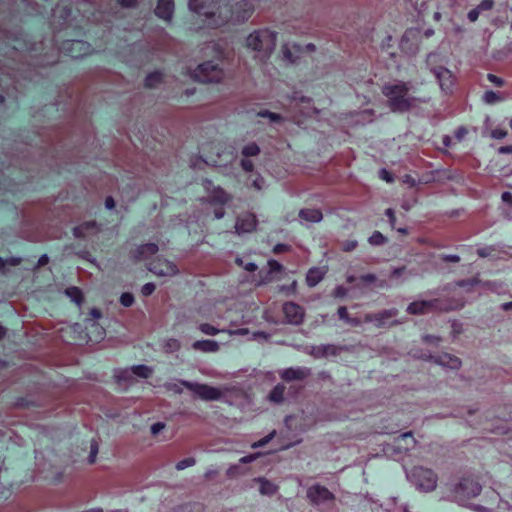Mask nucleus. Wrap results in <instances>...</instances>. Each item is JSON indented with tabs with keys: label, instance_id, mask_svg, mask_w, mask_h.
<instances>
[{
	"label": "nucleus",
	"instance_id": "56",
	"mask_svg": "<svg viewBox=\"0 0 512 512\" xmlns=\"http://www.w3.org/2000/svg\"><path fill=\"white\" fill-rule=\"evenodd\" d=\"M290 250H291V246L290 245L282 244V243L276 244L274 246V248H273V252L275 254L285 253V252H288Z\"/></svg>",
	"mask_w": 512,
	"mask_h": 512
},
{
	"label": "nucleus",
	"instance_id": "52",
	"mask_svg": "<svg viewBox=\"0 0 512 512\" xmlns=\"http://www.w3.org/2000/svg\"><path fill=\"white\" fill-rule=\"evenodd\" d=\"M268 266L270 273L281 272L284 269L281 263L273 259L268 261Z\"/></svg>",
	"mask_w": 512,
	"mask_h": 512
},
{
	"label": "nucleus",
	"instance_id": "2",
	"mask_svg": "<svg viewBox=\"0 0 512 512\" xmlns=\"http://www.w3.org/2000/svg\"><path fill=\"white\" fill-rule=\"evenodd\" d=\"M410 84L402 81L387 83L382 87V93L387 98V106L394 113H405L420 103H426L428 98L409 96Z\"/></svg>",
	"mask_w": 512,
	"mask_h": 512
},
{
	"label": "nucleus",
	"instance_id": "48",
	"mask_svg": "<svg viewBox=\"0 0 512 512\" xmlns=\"http://www.w3.org/2000/svg\"><path fill=\"white\" fill-rule=\"evenodd\" d=\"M195 463H196L195 458H193V457L185 458V459L179 461L176 464V469L177 470H184L185 468L194 466Z\"/></svg>",
	"mask_w": 512,
	"mask_h": 512
},
{
	"label": "nucleus",
	"instance_id": "22",
	"mask_svg": "<svg viewBox=\"0 0 512 512\" xmlns=\"http://www.w3.org/2000/svg\"><path fill=\"white\" fill-rule=\"evenodd\" d=\"M174 13V2L173 0H158L155 8V14L165 20H171Z\"/></svg>",
	"mask_w": 512,
	"mask_h": 512
},
{
	"label": "nucleus",
	"instance_id": "21",
	"mask_svg": "<svg viewBox=\"0 0 512 512\" xmlns=\"http://www.w3.org/2000/svg\"><path fill=\"white\" fill-rule=\"evenodd\" d=\"M300 224L306 225L308 223H319L323 219V214L320 209L316 208H303L298 213Z\"/></svg>",
	"mask_w": 512,
	"mask_h": 512
},
{
	"label": "nucleus",
	"instance_id": "24",
	"mask_svg": "<svg viewBox=\"0 0 512 512\" xmlns=\"http://www.w3.org/2000/svg\"><path fill=\"white\" fill-rule=\"evenodd\" d=\"M303 48L297 44H284L282 46V54L283 58L287 60L289 63H295L302 52Z\"/></svg>",
	"mask_w": 512,
	"mask_h": 512
},
{
	"label": "nucleus",
	"instance_id": "8",
	"mask_svg": "<svg viewBox=\"0 0 512 512\" xmlns=\"http://www.w3.org/2000/svg\"><path fill=\"white\" fill-rule=\"evenodd\" d=\"M481 490L482 486L476 479L464 477L454 486L453 494L458 503L464 504L469 499L478 496Z\"/></svg>",
	"mask_w": 512,
	"mask_h": 512
},
{
	"label": "nucleus",
	"instance_id": "44",
	"mask_svg": "<svg viewBox=\"0 0 512 512\" xmlns=\"http://www.w3.org/2000/svg\"><path fill=\"white\" fill-rule=\"evenodd\" d=\"M198 329L206 334V335H210V336H214L216 334H218L219 332H221L220 329H217L216 327L212 326L211 324H208V323H202L198 326Z\"/></svg>",
	"mask_w": 512,
	"mask_h": 512
},
{
	"label": "nucleus",
	"instance_id": "14",
	"mask_svg": "<svg viewBox=\"0 0 512 512\" xmlns=\"http://www.w3.org/2000/svg\"><path fill=\"white\" fill-rule=\"evenodd\" d=\"M430 70L438 80L441 89L446 93L451 92L454 85V76L451 71L443 66H431Z\"/></svg>",
	"mask_w": 512,
	"mask_h": 512
},
{
	"label": "nucleus",
	"instance_id": "59",
	"mask_svg": "<svg viewBox=\"0 0 512 512\" xmlns=\"http://www.w3.org/2000/svg\"><path fill=\"white\" fill-rule=\"evenodd\" d=\"M165 428V424L163 422H156L151 426L152 435L159 434Z\"/></svg>",
	"mask_w": 512,
	"mask_h": 512
},
{
	"label": "nucleus",
	"instance_id": "16",
	"mask_svg": "<svg viewBox=\"0 0 512 512\" xmlns=\"http://www.w3.org/2000/svg\"><path fill=\"white\" fill-rule=\"evenodd\" d=\"M152 368L146 365H136L129 369L122 370L117 378L119 381H131L135 377L149 378L152 375Z\"/></svg>",
	"mask_w": 512,
	"mask_h": 512
},
{
	"label": "nucleus",
	"instance_id": "20",
	"mask_svg": "<svg viewBox=\"0 0 512 512\" xmlns=\"http://www.w3.org/2000/svg\"><path fill=\"white\" fill-rule=\"evenodd\" d=\"M159 250V247L155 243H146L136 247L130 252L131 257L135 260H144L152 255H155Z\"/></svg>",
	"mask_w": 512,
	"mask_h": 512
},
{
	"label": "nucleus",
	"instance_id": "61",
	"mask_svg": "<svg viewBox=\"0 0 512 512\" xmlns=\"http://www.w3.org/2000/svg\"><path fill=\"white\" fill-rule=\"evenodd\" d=\"M258 456H259V453H255V454H250V455L244 456V457L240 458L239 463L240 464L251 463L254 460H256L258 458Z\"/></svg>",
	"mask_w": 512,
	"mask_h": 512
},
{
	"label": "nucleus",
	"instance_id": "57",
	"mask_svg": "<svg viewBox=\"0 0 512 512\" xmlns=\"http://www.w3.org/2000/svg\"><path fill=\"white\" fill-rule=\"evenodd\" d=\"M155 284L154 283H146L143 285L141 292L144 296H149L155 291Z\"/></svg>",
	"mask_w": 512,
	"mask_h": 512
},
{
	"label": "nucleus",
	"instance_id": "36",
	"mask_svg": "<svg viewBox=\"0 0 512 512\" xmlns=\"http://www.w3.org/2000/svg\"><path fill=\"white\" fill-rule=\"evenodd\" d=\"M181 347V343L179 340L175 338H169L164 341L163 349L166 353H174L178 351Z\"/></svg>",
	"mask_w": 512,
	"mask_h": 512
},
{
	"label": "nucleus",
	"instance_id": "62",
	"mask_svg": "<svg viewBox=\"0 0 512 512\" xmlns=\"http://www.w3.org/2000/svg\"><path fill=\"white\" fill-rule=\"evenodd\" d=\"M299 112L301 113V115H303L305 117H310L313 114H317L319 111L317 108H315L313 106H309V107H306L304 111L299 110Z\"/></svg>",
	"mask_w": 512,
	"mask_h": 512
},
{
	"label": "nucleus",
	"instance_id": "37",
	"mask_svg": "<svg viewBox=\"0 0 512 512\" xmlns=\"http://www.w3.org/2000/svg\"><path fill=\"white\" fill-rule=\"evenodd\" d=\"M481 283V280L478 277H473L470 279L459 280L456 282V285L461 288H465L467 291H470L474 286H478Z\"/></svg>",
	"mask_w": 512,
	"mask_h": 512
},
{
	"label": "nucleus",
	"instance_id": "45",
	"mask_svg": "<svg viewBox=\"0 0 512 512\" xmlns=\"http://www.w3.org/2000/svg\"><path fill=\"white\" fill-rule=\"evenodd\" d=\"M98 451H99V444L95 439H93L90 443V453L88 456V462L90 464L95 463Z\"/></svg>",
	"mask_w": 512,
	"mask_h": 512
},
{
	"label": "nucleus",
	"instance_id": "10",
	"mask_svg": "<svg viewBox=\"0 0 512 512\" xmlns=\"http://www.w3.org/2000/svg\"><path fill=\"white\" fill-rule=\"evenodd\" d=\"M149 271L161 277H172L179 273L176 264L164 258H157L148 266Z\"/></svg>",
	"mask_w": 512,
	"mask_h": 512
},
{
	"label": "nucleus",
	"instance_id": "55",
	"mask_svg": "<svg viewBox=\"0 0 512 512\" xmlns=\"http://www.w3.org/2000/svg\"><path fill=\"white\" fill-rule=\"evenodd\" d=\"M338 317L343 320L345 323L349 321L350 315L347 311L346 306H340L337 310Z\"/></svg>",
	"mask_w": 512,
	"mask_h": 512
},
{
	"label": "nucleus",
	"instance_id": "53",
	"mask_svg": "<svg viewBox=\"0 0 512 512\" xmlns=\"http://www.w3.org/2000/svg\"><path fill=\"white\" fill-rule=\"evenodd\" d=\"M422 340L430 345L438 346L441 341V338L435 335L426 334L422 336Z\"/></svg>",
	"mask_w": 512,
	"mask_h": 512
},
{
	"label": "nucleus",
	"instance_id": "31",
	"mask_svg": "<svg viewBox=\"0 0 512 512\" xmlns=\"http://www.w3.org/2000/svg\"><path fill=\"white\" fill-rule=\"evenodd\" d=\"M285 390L283 384H277L269 393L268 399L275 404H281L284 401Z\"/></svg>",
	"mask_w": 512,
	"mask_h": 512
},
{
	"label": "nucleus",
	"instance_id": "47",
	"mask_svg": "<svg viewBox=\"0 0 512 512\" xmlns=\"http://www.w3.org/2000/svg\"><path fill=\"white\" fill-rule=\"evenodd\" d=\"M483 100L487 104H494V103L500 101L501 97L498 93H496L494 91H487L483 95Z\"/></svg>",
	"mask_w": 512,
	"mask_h": 512
},
{
	"label": "nucleus",
	"instance_id": "40",
	"mask_svg": "<svg viewBox=\"0 0 512 512\" xmlns=\"http://www.w3.org/2000/svg\"><path fill=\"white\" fill-rule=\"evenodd\" d=\"M257 115L259 117L269 119L270 122L281 123V122L284 121V118L280 114H277V113H274V112H270L268 110H261V111L258 112Z\"/></svg>",
	"mask_w": 512,
	"mask_h": 512
},
{
	"label": "nucleus",
	"instance_id": "11",
	"mask_svg": "<svg viewBox=\"0 0 512 512\" xmlns=\"http://www.w3.org/2000/svg\"><path fill=\"white\" fill-rule=\"evenodd\" d=\"M254 12V5L251 0H239L233 6L231 10V19L237 23H243L247 21Z\"/></svg>",
	"mask_w": 512,
	"mask_h": 512
},
{
	"label": "nucleus",
	"instance_id": "15",
	"mask_svg": "<svg viewBox=\"0 0 512 512\" xmlns=\"http://www.w3.org/2000/svg\"><path fill=\"white\" fill-rule=\"evenodd\" d=\"M283 313L285 315L286 322L289 324L300 325L304 320V309L294 302L284 303Z\"/></svg>",
	"mask_w": 512,
	"mask_h": 512
},
{
	"label": "nucleus",
	"instance_id": "34",
	"mask_svg": "<svg viewBox=\"0 0 512 512\" xmlns=\"http://www.w3.org/2000/svg\"><path fill=\"white\" fill-rule=\"evenodd\" d=\"M65 293L77 305L83 302V293L78 287H69L66 289Z\"/></svg>",
	"mask_w": 512,
	"mask_h": 512
},
{
	"label": "nucleus",
	"instance_id": "12",
	"mask_svg": "<svg viewBox=\"0 0 512 512\" xmlns=\"http://www.w3.org/2000/svg\"><path fill=\"white\" fill-rule=\"evenodd\" d=\"M62 49L72 58H81L91 53L89 43L82 40H69L63 43Z\"/></svg>",
	"mask_w": 512,
	"mask_h": 512
},
{
	"label": "nucleus",
	"instance_id": "29",
	"mask_svg": "<svg viewBox=\"0 0 512 512\" xmlns=\"http://www.w3.org/2000/svg\"><path fill=\"white\" fill-rule=\"evenodd\" d=\"M325 273L320 268L313 267L306 274V283L309 287L316 286L324 277Z\"/></svg>",
	"mask_w": 512,
	"mask_h": 512
},
{
	"label": "nucleus",
	"instance_id": "58",
	"mask_svg": "<svg viewBox=\"0 0 512 512\" xmlns=\"http://www.w3.org/2000/svg\"><path fill=\"white\" fill-rule=\"evenodd\" d=\"M240 165L242 169L246 172H251L253 170L254 164L251 160L245 158L240 161Z\"/></svg>",
	"mask_w": 512,
	"mask_h": 512
},
{
	"label": "nucleus",
	"instance_id": "26",
	"mask_svg": "<svg viewBox=\"0 0 512 512\" xmlns=\"http://www.w3.org/2000/svg\"><path fill=\"white\" fill-rule=\"evenodd\" d=\"M253 481L259 483V492L261 495L272 496L278 491V486L264 477L254 478Z\"/></svg>",
	"mask_w": 512,
	"mask_h": 512
},
{
	"label": "nucleus",
	"instance_id": "60",
	"mask_svg": "<svg viewBox=\"0 0 512 512\" xmlns=\"http://www.w3.org/2000/svg\"><path fill=\"white\" fill-rule=\"evenodd\" d=\"M487 78L490 82H492L498 87H502L504 85V80L502 78L497 77L494 74H488Z\"/></svg>",
	"mask_w": 512,
	"mask_h": 512
},
{
	"label": "nucleus",
	"instance_id": "4",
	"mask_svg": "<svg viewBox=\"0 0 512 512\" xmlns=\"http://www.w3.org/2000/svg\"><path fill=\"white\" fill-rule=\"evenodd\" d=\"M306 497L320 512H339L335 495L323 485L314 484L308 487Z\"/></svg>",
	"mask_w": 512,
	"mask_h": 512
},
{
	"label": "nucleus",
	"instance_id": "9",
	"mask_svg": "<svg viewBox=\"0 0 512 512\" xmlns=\"http://www.w3.org/2000/svg\"><path fill=\"white\" fill-rule=\"evenodd\" d=\"M344 351H347V347L336 344L311 345L305 348V352L316 359L338 356Z\"/></svg>",
	"mask_w": 512,
	"mask_h": 512
},
{
	"label": "nucleus",
	"instance_id": "32",
	"mask_svg": "<svg viewBox=\"0 0 512 512\" xmlns=\"http://www.w3.org/2000/svg\"><path fill=\"white\" fill-rule=\"evenodd\" d=\"M96 228L95 222H85L79 226L73 228V235L76 238H85L89 231Z\"/></svg>",
	"mask_w": 512,
	"mask_h": 512
},
{
	"label": "nucleus",
	"instance_id": "49",
	"mask_svg": "<svg viewBox=\"0 0 512 512\" xmlns=\"http://www.w3.org/2000/svg\"><path fill=\"white\" fill-rule=\"evenodd\" d=\"M275 434H276V431L274 430L271 433H269L267 436H265L262 439H260L259 441L253 443L252 444V448H259V447L265 446L266 444H268L273 439Z\"/></svg>",
	"mask_w": 512,
	"mask_h": 512
},
{
	"label": "nucleus",
	"instance_id": "54",
	"mask_svg": "<svg viewBox=\"0 0 512 512\" xmlns=\"http://www.w3.org/2000/svg\"><path fill=\"white\" fill-rule=\"evenodd\" d=\"M494 6V0H482L476 7L480 12L491 10Z\"/></svg>",
	"mask_w": 512,
	"mask_h": 512
},
{
	"label": "nucleus",
	"instance_id": "25",
	"mask_svg": "<svg viewBox=\"0 0 512 512\" xmlns=\"http://www.w3.org/2000/svg\"><path fill=\"white\" fill-rule=\"evenodd\" d=\"M192 348L204 353H215L220 349V345L215 340H197L192 344Z\"/></svg>",
	"mask_w": 512,
	"mask_h": 512
},
{
	"label": "nucleus",
	"instance_id": "7",
	"mask_svg": "<svg viewBox=\"0 0 512 512\" xmlns=\"http://www.w3.org/2000/svg\"><path fill=\"white\" fill-rule=\"evenodd\" d=\"M191 76L201 83H219L224 78V71L213 61H206L199 64Z\"/></svg>",
	"mask_w": 512,
	"mask_h": 512
},
{
	"label": "nucleus",
	"instance_id": "1",
	"mask_svg": "<svg viewBox=\"0 0 512 512\" xmlns=\"http://www.w3.org/2000/svg\"><path fill=\"white\" fill-rule=\"evenodd\" d=\"M183 384L194 396L203 401L221 400L229 405L245 408L251 400L247 392L238 386L217 388L204 383L184 381Z\"/></svg>",
	"mask_w": 512,
	"mask_h": 512
},
{
	"label": "nucleus",
	"instance_id": "41",
	"mask_svg": "<svg viewBox=\"0 0 512 512\" xmlns=\"http://www.w3.org/2000/svg\"><path fill=\"white\" fill-rule=\"evenodd\" d=\"M368 242L373 246H381L387 242V238L379 231H374L369 237Z\"/></svg>",
	"mask_w": 512,
	"mask_h": 512
},
{
	"label": "nucleus",
	"instance_id": "38",
	"mask_svg": "<svg viewBox=\"0 0 512 512\" xmlns=\"http://www.w3.org/2000/svg\"><path fill=\"white\" fill-rule=\"evenodd\" d=\"M162 80V75L159 72L150 73L145 79V86L148 88H155Z\"/></svg>",
	"mask_w": 512,
	"mask_h": 512
},
{
	"label": "nucleus",
	"instance_id": "43",
	"mask_svg": "<svg viewBox=\"0 0 512 512\" xmlns=\"http://www.w3.org/2000/svg\"><path fill=\"white\" fill-rule=\"evenodd\" d=\"M21 263V258L18 257H11L8 259H3L0 257V271L2 273H5V266L11 265V266H17Z\"/></svg>",
	"mask_w": 512,
	"mask_h": 512
},
{
	"label": "nucleus",
	"instance_id": "35",
	"mask_svg": "<svg viewBox=\"0 0 512 512\" xmlns=\"http://www.w3.org/2000/svg\"><path fill=\"white\" fill-rule=\"evenodd\" d=\"M247 473V470L243 468L240 463L239 464H233L231 465L227 471L226 475L230 479L238 478L240 476H243Z\"/></svg>",
	"mask_w": 512,
	"mask_h": 512
},
{
	"label": "nucleus",
	"instance_id": "19",
	"mask_svg": "<svg viewBox=\"0 0 512 512\" xmlns=\"http://www.w3.org/2000/svg\"><path fill=\"white\" fill-rule=\"evenodd\" d=\"M212 2L213 0H189L188 7L190 11L209 18L215 14Z\"/></svg>",
	"mask_w": 512,
	"mask_h": 512
},
{
	"label": "nucleus",
	"instance_id": "27",
	"mask_svg": "<svg viewBox=\"0 0 512 512\" xmlns=\"http://www.w3.org/2000/svg\"><path fill=\"white\" fill-rule=\"evenodd\" d=\"M435 362L443 367H447L449 369L454 370L459 369L461 367V360L458 357L447 353L438 356Z\"/></svg>",
	"mask_w": 512,
	"mask_h": 512
},
{
	"label": "nucleus",
	"instance_id": "50",
	"mask_svg": "<svg viewBox=\"0 0 512 512\" xmlns=\"http://www.w3.org/2000/svg\"><path fill=\"white\" fill-rule=\"evenodd\" d=\"M120 303L124 306V307H130L133 305L134 303V296L133 294L129 293V292H125L123 293L121 296H120Z\"/></svg>",
	"mask_w": 512,
	"mask_h": 512
},
{
	"label": "nucleus",
	"instance_id": "51",
	"mask_svg": "<svg viewBox=\"0 0 512 512\" xmlns=\"http://www.w3.org/2000/svg\"><path fill=\"white\" fill-rule=\"evenodd\" d=\"M290 99H291L292 103H295V106H297L299 103H308V104L311 103V99L310 98L302 96V95H299V93H297V92H294L290 96Z\"/></svg>",
	"mask_w": 512,
	"mask_h": 512
},
{
	"label": "nucleus",
	"instance_id": "64",
	"mask_svg": "<svg viewBox=\"0 0 512 512\" xmlns=\"http://www.w3.org/2000/svg\"><path fill=\"white\" fill-rule=\"evenodd\" d=\"M506 135H507V132L503 129H494L491 132V137L494 139H503L504 137H506Z\"/></svg>",
	"mask_w": 512,
	"mask_h": 512
},
{
	"label": "nucleus",
	"instance_id": "46",
	"mask_svg": "<svg viewBox=\"0 0 512 512\" xmlns=\"http://www.w3.org/2000/svg\"><path fill=\"white\" fill-rule=\"evenodd\" d=\"M213 200L219 203H226L229 200L228 194L221 188H217L213 193Z\"/></svg>",
	"mask_w": 512,
	"mask_h": 512
},
{
	"label": "nucleus",
	"instance_id": "6",
	"mask_svg": "<svg viewBox=\"0 0 512 512\" xmlns=\"http://www.w3.org/2000/svg\"><path fill=\"white\" fill-rule=\"evenodd\" d=\"M463 307V303L452 305L441 299L421 300L410 303L407 312L413 315H423L433 311H450Z\"/></svg>",
	"mask_w": 512,
	"mask_h": 512
},
{
	"label": "nucleus",
	"instance_id": "18",
	"mask_svg": "<svg viewBox=\"0 0 512 512\" xmlns=\"http://www.w3.org/2000/svg\"><path fill=\"white\" fill-rule=\"evenodd\" d=\"M311 375V370L307 367H290L280 372V377L287 381H302Z\"/></svg>",
	"mask_w": 512,
	"mask_h": 512
},
{
	"label": "nucleus",
	"instance_id": "13",
	"mask_svg": "<svg viewBox=\"0 0 512 512\" xmlns=\"http://www.w3.org/2000/svg\"><path fill=\"white\" fill-rule=\"evenodd\" d=\"M398 315L396 308L384 309L376 313H368L364 317V321L367 323H374L378 328L385 327L388 321Z\"/></svg>",
	"mask_w": 512,
	"mask_h": 512
},
{
	"label": "nucleus",
	"instance_id": "3",
	"mask_svg": "<svg viewBox=\"0 0 512 512\" xmlns=\"http://www.w3.org/2000/svg\"><path fill=\"white\" fill-rule=\"evenodd\" d=\"M277 33L268 29H256L245 39V47L254 53V59L265 62L276 48Z\"/></svg>",
	"mask_w": 512,
	"mask_h": 512
},
{
	"label": "nucleus",
	"instance_id": "5",
	"mask_svg": "<svg viewBox=\"0 0 512 512\" xmlns=\"http://www.w3.org/2000/svg\"><path fill=\"white\" fill-rule=\"evenodd\" d=\"M408 480L422 492H431L437 487L438 477L436 473L423 466H417L406 473Z\"/></svg>",
	"mask_w": 512,
	"mask_h": 512
},
{
	"label": "nucleus",
	"instance_id": "30",
	"mask_svg": "<svg viewBox=\"0 0 512 512\" xmlns=\"http://www.w3.org/2000/svg\"><path fill=\"white\" fill-rule=\"evenodd\" d=\"M478 286H480L483 291H491L498 294L506 291V285L501 281H481Z\"/></svg>",
	"mask_w": 512,
	"mask_h": 512
},
{
	"label": "nucleus",
	"instance_id": "42",
	"mask_svg": "<svg viewBox=\"0 0 512 512\" xmlns=\"http://www.w3.org/2000/svg\"><path fill=\"white\" fill-rule=\"evenodd\" d=\"M185 380H178L177 382H169L166 383L164 386L167 390L172 391L176 394H181L183 392L182 386L186 387L183 382Z\"/></svg>",
	"mask_w": 512,
	"mask_h": 512
},
{
	"label": "nucleus",
	"instance_id": "33",
	"mask_svg": "<svg viewBox=\"0 0 512 512\" xmlns=\"http://www.w3.org/2000/svg\"><path fill=\"white\" fill-rule=\"evenodd\" d=\"M501 199L504 203L502 210L505 218L512 220V193L509 191L503 192Z\"/></svg>",
	"mask_w": 512,
	"mask_h": 512
},
{
	"label": "nucleus",
	"instance_id": "39",
	"mask_svg": "<svg viewBox=\"0 0 512 512\" xmlns=\"http://www.w3.org/2000/svg\"><path fill=\"white\" fill-rule=\"evenodd\" d=\"M259 153H260V148L254 142L247 144L242 149V155L245 158L252 157V156H257Z\"/></svg>",
	"mask_w": 512,
	"mask_h": 512
},
{
	"label": "nucleus",
	"instance_id": "17",
	"mask_svg": "<svg viewBox=\"0 0 512 512\" xmlns=\"http://www.w3.org/2000/svg\"><path fill=\"white\" fill-rule=\"evenodd\" d=\"M257 226V219L254 214L244 213L240 215L235 224V232L238 235L250 233L255 230Z\"/></svg>",
	"mask_w": 512,
	"mask_h": 512
},
{
	"label": "nucleus",
	"instance_id": "28",
	"mask_svg": "<svg viewBox=\"0 0 512 512\" xmlns=\"http://www.w3.org/2000/svg\"><path fill=\"white\" fill-rule=\"evenodd\" d=\"M396 444L399 450L408 451L416 444V440L413 438L412 432H405L396 439Z\"/></svg>",
	"mask_w": 512,
	"mask_h": 512
},
{
	"label": "nucleus",
	"instance_id": "23",
	"mask_svg": "<svg viewBox=\"0 0 512 512\" xmlns=\"http://www.w3.org/2000/svg\"><path fill=\"white\" fill-rule=\"evenodd\" d=\"M416 37L415 31H407L401 39L400 47L401 50L409 55H415L418 52L417 43L413 40Z\"/></svg>",
	"mask_w": 512,
	"mask_h": 512
},
{
	"label": "nucleus",
	"instance_id": "63",
	"mask_svg": "<svg viewBox=\"0 0 512 512\" xmlns=\"http://www.w3.org/2000/svg\"><path fill=\"white\" fill-rule=\"evenodd\" d=\"M333 295L337 298H342L347 295V289L343 286H337L334 289Z\"/></svg>",
	"mask_w": 512,
	"mask_h": 512
}]
</instances>
